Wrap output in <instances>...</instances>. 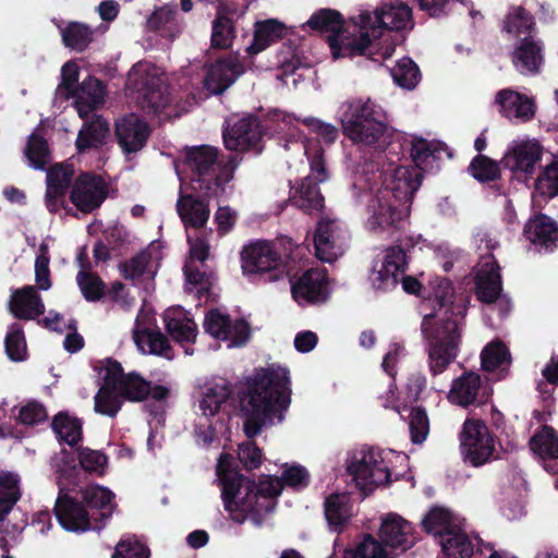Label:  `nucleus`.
<instances>
[{"label":"nucleus","instance_id":"1","mask_svg":"<svg viewBox=\"0 0 558 558\" xmlns=\"http://www.w3.org/2000/svg\"><path fill=\"white\" fill-rule=\"evenodd\" d=\"M282 468V477L263 475L256 485L239 475L232 469V457L222 453L218 459L217 476L226 510L246 513L255 524H260V515L275 508V498L284 486L301 489L308 485L310 474L304 466L283 464Z\"/></svg>","mask_w":558,"mask_h":558},{"label":"nucleus","instance_id":"2","mask_svg":"<svg viewBox=\"0 0 558 558\" xmlns=\"http://www.w3.org/2000/svg\"><path fill=\"white\" fill-rule=\"evenodd\" d=\"M432 293L423 303L422 333L427 341L428 367L433 375L444 373L456 360L461 342L464 308L452 301L453 290L446 279L429 282Z\"/></svg>","mask_w":558,"mask_h":558},{"label":"nucleus","instance_id":"3","mask_svg":"<svg viewBox=\"0 0 558 558\" xmlns=\"http://www.w3.org/2000/svg\"><path fill=\"white\" fill-rule=\"evenodd\" d=\"M413 26L410 7L399 0H388L375 11H361L341 37L345 53H361L374 61L392 57L396 38L388 31L407 29Z\"/></svg>","mask_w":558,"mask_h":558},{"label":"nucleus","instance_id":"4","mask_svg":"<svg viewBox=\"0 0 558 558\" xmlns=\"http://www.w3.org/2000/svg\"><path fill=\"white\" fill-rule=\"evenodd\" d=\"M290 378L286 367L271 365L258 369L247 379L240 397L243 430L248 438L264 427L280 423L290 404Z\"/></svg>","mask_w":558,"mask_h":558},{"label":"nucleus","instance_id":"5","mask_svg":"<svg viewBox=\"0 0 558 558\" xmlns=\"http://www.w3.org/2000/svg\"><path fill=\"white\" fill-rule=\"evenodd\" d=\"M99 390L95 396V411L113 417L120 411L122 399L143 401L147 398L163 400L169 389L161 385L153 386L137 373H123L121 365L112 360L98 361L94 366Z\"/></svg>","mask_w":558,"mask_h":558},{"label":"nucleus","instance_id":"6","mask_svg":"<svg viewBox=\"0 0 558 558\" xmlns=\"http://www.w3.org/2000/svg\"><path fill=\"white\" fill-rule=\"evenodd\" d=\"M337 119L343 134L360 147L383 149L389 141L386 112L369 98L341 102L337 109Z\"/></svg>","mask_w":558,"mask_h":558},{"label":"nucleus","instance_id":"7","mask_svg":"<svg viewBox=\"0 0 558 558\" xmlns=\"http://www.w3.org/2000/svg\"><path fill=\"white\" fill-rule=\"evenodd\" d=\"M126 90L143 110L161 114L169 95L161 70L148 62L135 64L126 78Z\"/></svg>","mask_w":558,"mask_h":558},{"label":"nucleus","instance_id":"8","mask_svg":"<svg viewBox=\"0 0 558 558\" xmlns=\"http://www.w3.org/2000/svg\"><path fill=\"white\" fill-rule=\"evenodd\" d=\"M396 454L390 450L367 448L354 452L348 460L347 470L356 487L367 495L391 481L390 463Z\"/></svg>","mask_w":558,"mask_h":558},{"label":"nucleus","instance_id":"9","mask_svg":"<svg viewBox=\"0 0 558 558\" xmlns=\"http://www.w3.org/2000/svg\"><path fill=\"white\" fill-rule=\"evenodd\" d=\"M364 228L375 236L389 238L409 216L410 205L393 199L389 191L365 193Z\"/></svg>","mask_w":558,"mask_h":558},{"label":"nucleus","instance_id":"10","mask_svg":"<svg viewBox=\"0 0 558 558\" xmlns=\"http://www.w3.org/2000/svg\"><path fill=\"white\" fill-rule=\"evenodd\" d=\"M217 160V150L210 146H199L189 148L184 151L183 160L177 161L174 167H180L181 177L184 182L191 172V182L199 186V190H206L205 195L208 197L218 196L221 189V179L213 175L215 162Z\"/></svg>","mask_w":558,"mask_h":558},{"label":"nucleus","instance_id":"11","mask_svg":"<svg viewBox=\"0 0 558 558\" xmlns=\"http://www.w3.org/2000/svg\"><path fill=\"white\" fill-rule=\"evenodd\" d=\"M303 149L316 182H313L311 178L305 179L300 187L294 191L291 199L296 207L312 214L323 207L324 198L317 187V182H324L327 175L324 166L323 147L316 141L306 138L303 143Z\"/></svg>","mask_w":558,"mask_h":558},{"label":"nucleus","instance_id":"12","mask_svg":"<svg viewBox=\"0 0 558 558\" xmlns=\"http://www.w3.org/2000/svg\"><path fill=\"white\" fill-rule=\"evenodd\" d=\"M460 448L465 461L473 466H481L493 459L496 442L483 421L470 418L463 424Z\"/></svg>","mask_w":558,"mask_h":558},{"label":"nucleus","instance_id":"13","mask_svg":"<svg viewBox=\"0 0 558 558\" xmlns=\"http://www.w3.org/2000/svg\"><path fill=\"white\" fill-rule=\"evenodd\" d=\"M241 268L245 276L268 274L271 281L286 274L280 255L267 241H257L243 247Z\"/></svg>","mask_w":558,"mask_h":558},{"label":"nucleus","instance_id":"14","mask_svg":"<svg viewBox=\"0 0 558 558\" xmlns=\"http://www.w3.org/2000/svg\"><path fill=\"white\" fill-rule=\"evenodd\" d=\"M544 148L535 138L522 137L509 143L502 163L518 180L532 179Z\"/></svg>","mask_w":558,"mask_h":558},{"label":"nucleus","instance_id":"15","mask_svg":"<svg viewBox=\"0 0 558 558\" xmlns=\"http://www.w3.org/2000/svg\"><path fill=\"white\" fill-rule=\"evenodd\" d=\"M350 234L345 226L336 219H322L314 235L315 254L318 259L332 263L343 255L349 246Z\"/></svg>","mask_w":558,"mask_h":558},{"label":"nucleus","instance_id":"16","mask_svg":"<svg viewBox=\"0 0 558 558\" xmlns=\"http://www.w3.org/2000/svg\"><path fill=\"white\" fill-rule=\"evenodd\" d=\"M177 174L181 182L177 211L187 229H199L207 223L210 210L207 202L201 198V196H195V194H202L207 197L205 195L206 190H199V186L184 182L179 166H177Z\"/></svg>","mask_w":558,"mask_h":558},{"label":"nucleus","instance_id":"17","mask_svg":"<svg viewBox=\"0 0 558 558\" xmlns=\"http://www.w3.org/2000/svg\"><path fill=\"white\" fill-rule=\"evenodd\" d=\"M203 325L210 337L226 342L228 348L241 347L250 338V327L245 320L231 319L220 310H210L205 315Z\"/></svg>","mask_w":558,"mask_h":558},{"label":"nucleus","instance_id":"18","mask_svg":"<svg viewBox=\"0 0 558 558\" xmlns=\"http://www.w3.org/2000/svg\"><path fill=\"white\" fill-rule=\"evenodd\" d=\"M384 187L380 191H389L393 199L410 205L413 194L421 185V172L405 166H395L391 161L383 166Z\"/></svg>","mask_w":558,"mask_h":558},{"label":"nucleus","instance_id":"19","mask_svg":"<svg viewBox=\"0 0 558 558\" xmlns=\"http://www.w3.org/2000/svg\"><path fill=\"white\" fill-rule=\"evenodd\" d=\"M407 266L405 254L399 246L384 251L369 275V282L375 290L388 291L395 288Z\"/></svg>","mask_w":558,"mask_h":558},{"label":"nucleus","instance_id":"20","mask_svg":"<svg viewBox=\"0 0 558 558\" xmlns=\"http://www.w3.org/2000/svg\"><path fill=\"white\" fill-rule=\"evenodd\" d=\"M269 122L275 133H283L293 136V125L295 122H301L307 126L308 131L316 135L317 141L325 145H330L336 142L338 137V129L328 122L322 121L314 117L296 118L295 116L280 111L272 110L269 112Z\"/></svg>","mask_w":558,"mask_h":558},{"label":"nucleus","instance_id":"21","mask_svg":"<svg viewBox=\"0 0 558 558\" xmlns=\"http://www.w3.org/2000/svg\"><path fill=\"white\" fill-rule=\"evenodd\" d=\"M475 293L477 299L484 303H494L499 300V305L509 310L508 300L501 299V279L499 267L493 256L482 257L476 267Z\"/></svg>","mask_w":558,"mask_h":558},{"label":"nucleus","instance_id":"22","mask_svg":"<svg viewBox=\"0 0 558 558\" xmlns=\"http://www.w3.org/2000/svg\"><path fill=\"white\" fill-rule=\"evenodd\" d=\"M351 22L352 17L343 22L337 11L323 9L314 13L306 24L312 29L331 34L328 37L329 46L333 58L338 59L361 56V53H345L344 49H342L341 37Z\"/></svg>","mask_w":558,"mask_h":558},{"label":"nucleus","instance_id":"23","mask_svg":"<svg viewBox=\"0 0 558 558\" xmlns=\"http://www.w3.org/2000/svg\"><path fill=\"white\" fill-rule=\"evenodd\" d=\"M495 105L498 112L509 121L525 123L536 113L535 100L512 88H504L496 93Z\"/></svg>","mask_w":558,"mask_h":558},{"label":"nucleus","instance_id":"24","mask_svg":"<svg viewBox=\"0 0 558 558\" xmlns=\"http://www.w3.org/2000/svg\"><path fill=\"white\" fill-rule=\"evenodd\" d=\"M293 299L300 305L319 303L329 295L328 279L325 270L311 269L291 287Z\"/></svg>","mask_w":558,"mask_h":558},{"label":"nucleus","instance_id":"25","mask_svg":"<svg viewBox=\"0 0 558 558\" xmlns=\"http://www.w3.org/2000/svg\"><path fill=\"white\" fill-rule=\"evenodd\" d=\"M118 143L125 154L140 151L146 144L150 128L136 114H128L116 123Z\"/></svg>","mask_w":558,"mask_h":558},{"label":"nucleus","instance_id":"26","mask_svg":"<svg viewBox=\"0 0 558 558\" xmlns=\"http://www.w3.org/2000/svg\"><path fill=\"white\" fill-rule=\"evenodd\" d=\"M378 534L380 541L393 553L404 551L414 544L412 524L397 513H388L381 518Z\"/></svg>","mask_w":558,"mask_h":558},{"label":"nucleus","instance_id":"27","mask_svg":"<svg viewBox=\"0 0 558 558\" xmlns=\"http://www.w3.org/2000/svg\"><path fill=\"white\" fill-rule=\"evenodd\" d=\"M225 144L229 150H247L257 147L262 133L254 117H244L230 124L223 133Z\"/></svg>","mask_w":558,"mask_h":558},{"label":"nucleus","instance_id":"28","mask_svg":"<svg viewBox=\"0 0 558 558\" xmlns=\"http://www.w3.org/2000/svg\"><path fill=\"white\" fill-rule=\"evenodd\" d=\"M105 197L106 191L102 180L89 174L77 178L71 192L72 203L84 213H89L99 207Z\"/></svg>","mask_w":558,"mask_h":558},{"label":"nucleus","instance_id":"29","mask_svg":"<svg viewBox=\"0 0 558 558\" xmlns=\"http://www.w3.org/2000/svg\"><path fill=\"white\" fill-rule=\"evenodd\" d=\"M73 175L71 165L58 163L48 169L45 203L50 213H57L63 206L64 194Z\"/></svg>","mask_w":558,"mask_h":558},{"label":"nucleus","instance_id":"30","mask_svg":"<svg viewBox=\"0 0 558 558\" xmlns=\"http://www.w3.org/2000/svg\"><path fill=\"white\" fill-rule=\"evenodd\" d=\"M524 235L538 252H551L558 246V225L545 215L530 219Z\"/></svg>","mask_w":558,"mask_h":558},{"label":"nucleus","instance_id":"31","mask_svg":"<svg viewBox=\"0 0 558 558\" xmlns=\"http://www.w3.org/2000/svg\"><path fill=\"white\" fill-rule=\"evenodd\" d=\"M56 514L60 524L66 531L85 532L89 529H100V524H93L88 512L78 504L69 498H59L56 504Z\"/></svg>","mask_w":558,"mask_h":558},{"label":"nucleus","instance_id":"32","mask_svg":"<svg viewBox=\"0 0 558 558\" xmlns=\"http://www.w3.org/2000/svg\"><path fill=\"white\" fill-rule=\"evenodd\" d=\"M83 499L89 508V517L95 524L108 520L114 509V494L107 487L89 485L83 489Z\"/></svg>","mask_w":558,"mask_h":558},{"label":"nucleus","instance_id":"33","mask_svg":"<svg viewBox=\"0 0 558 558\" xmlns=\"http://www.w3.org/2000/svg\"><path fill=\"white\" fill-rule=\"evenodd\" d=\"M9 311L16 318L32 320L45 312V305L35 288L26 286L12 292Z\"/></svg>","mask_w":558,"mask_h":558},{"label":"nucleus","instance_id":"34","mask_svg":"<svg viewBox=\"0 0 558 558\" xmlns=\"http://www.w3.org/2000/svg\"><path fill=\"white\" fill-rule=\"evenodd\" d=\"M231 393V385L226 379L219 378L208 381L202 389L198 411L205 417L216 416L227 403Z\"/></svg>","mask_w":558,"mask_h":558},{"label":"nucleus","instance_id":"35","mask_svg":"<svg viewBox=\"0 0 558 558\" xmlns=\"http://www.w3.org/2000/svg\"><path fill=\"white\" fill-rule=\"evenodd\" d=\"M531 449L544 463V469L558 474V436L549 426H544L531 440ZM555 486L558 488V478Z\"/></svg>","mask_w":558,"mask_h":558},{"label":"nucleus","instance_id":"36","mask_svg":"<svg viewBox=\"0 0 558 558\" xmlns=\"http://www.w3.org/2000/svg\"><path fill=\"white\" fill-rule=\"evenodd\" d=\"M243 72L235 59L220 60L211 64L205 77V86L211 94L226 90Z\"/></svg>","mask_w":558,"mask_h":558},{"label":"nucleus","instance_id":"37","mask_svg":"<svg viewBox=\"0 0 558 558\" xmlns=\"http://www.w3.org/2000/svg\"><path fill=\"white\" fill-rule=\"evenodd\" d=\"M512 63L523 75L538 73L543 64L542 47L532 37H524L512 53Z\"/></svg>","mask_w":558,"mask_h":558},{"label":"nucleus","instance_id":"38","mask_svg":"<svg viewBox=\"0 0 558 558\" xmlns=\"http://www.w3.org/2000/svg\"><path fill=\"white\" fill-rule=\"evenodd\" d=\"M70 98L74 99L78 116L82 119H87L94 110L104 104V87L97 78L89 76L81 83L78 89Z\"/></svg>","mask_w":558,"mask_h":558},{"label":"nucleus","instance_id":"39","mask_svg":"<svg viewBox=\"0 0 558 558\" xmlns=\"http://www.w3.org/2000/svg\"><path fill=\"white\" fill-rule=\"evenodd\" d=\"M169 335L179 342H193L197 336V326L193 318L180 306L169 307L163 313Z\"/></svg>","mask_w":558,"mask_h":558},{"label":"nucleus","instance_id":"40","mask_svg":"<svg viewBox=\"0 0 558 558\" xmlns=\"http://www.w3.org/2000/svg\"><path fill=\"white\" fill-rule=\"evenodd\" d=\"M238 14L236 7L228 1L219 3L216 20L213 22L211 43L217 48L231 46L234 29L233 16Z\"/></svg>","mask_w":558,"mask_h":558},{"label":"nucleus","instance_id":"41","mask_svg":"<svg viewBox=\"0 0 558 558\" xmlns=\"http://www.w3.org/2000/svg\"><path fill=\"white\" fill-rule=\"evenodd\" d=\"M133 339L143 353L160 355L168 360L173 359L172 350L166 337L158 331L141 329V317L135 320Z\"/></svg>","mask_w":558,"mask_h":558},{"label":"nucleus","instance_id":"42","mask_svg":"<svg viewBox=\"0 0 558 558\" xmlns=\"http://www.w3.org/2000/svg\"><path fill=\"white\" fill-rule=\"evenodd\" d=\"M474 539L476 538L471 537L461 524L444 534L439 544L446 558H471L474 553Z\"/></svg>","mask_w":558,"mask_h":558},{"label":"nucleus","instance_id":"43","mask_svg":"<svg viewBox=\"0 0 558 558\" xmlns=\"http://www.w3.org/2000/svg\"><path fill=\"white\" fill-rule=\"evenodd\" d=\"M286 34V25L276 19L256 22L254 39L247 50L250 53H258L280 40Z\"/></svg>","mask_w":558,"mask_h":558},{"label":"nucleus","instance_id":"44","mask_svg":"<svg viewBox=\"0 0 558 558\" xmlns=\"http://www.w3.org/2000/svg\"><path fill=\"white\" fill-rule=\"evenodd\" d=\"M481 378L475 373H466L453 380L448 392V400L460 407H468L476 399Z\"/></svg>","mask_w":558,"mask_h":558},{"label":"nucleus","instance_id":"45","mask_svg":"<svg viewBox=\"0 0 558 558\" xmlns=\"http://www.w3.org/2000/svg\"><path fill=\"white\" fill-rule=\"evenodd\" d=\"M426 532L442 538L444 534L453 531L462 524V520L442 507L430 509L422 520Z\"/></svg>","mask_w":558,"mask_h":558},{"label":"nucleus","instance_id":"46","mask_svg":"<svg viewBox=\"0 0 558 558\" xmlns=\"http://www.w3.org/2000/svg\"><path fill=\"white\" fill-rule=\"evenodd\" d=\"M109 134V123L100 117H96L86 123L78 132L76 148L80 153L101 146Z\"/></svg>","mask_w":558,"mask_h":558},{"label":"nucleus","instance_id":"47","mask_svg":"<svg viewBox=\"0 0 558 558\" xmlns=\"http://www.w3.org/2000/svg\"><path fill=\"white\" fill-rule=\"evenodd\" d=\"M149 29L158 32L166 38H174L181 32L178 22L175 9L173 5L166 4L156 9L147 19Z\"/></svg>","mask_w":558,"mask_h":558},{"label":"nucleus","instance_id":"48","mask_svg":"<svg viewBox=\"0 0 558 558\" xmlns=\"http://www.w3.org/2000/svg\"><path fill=\"white\" fill-rule=\"evenodd\" d=\"M85 260V253H80L76 257V262L80 267V271L76 276V282L82 294L87 301H97L102 296L105 287L100 278L88 270V266Z\"/></svg>","mask_w":558,"mask_h":558},{"label":"nucleus","instance_id":"49","mask_svg":"<svg viewBox=\"0 0 558 558\" xmlns=\"http://www.w3.org/2000/svg\"><path fill=\"white\" fill-rule=\"evenodd\" d=\"M20 476L12 472H0V520H3L21 497Z\"/></svg>","mask_w":558,"mask_h":558},{"label":"nucleus","instance_id":"50","mask_svg":"<svg viewBox=\"0 0 558 558\" xmlns=\"http://www.w3.org/2000/svg\"><path fill=\"white\" fill-rule=\"evenodd\" d=\"M348 494H332L325 502V517L330 527L339 530L351 518Z\"/></svg>","mask_w":558,"mask_h":558},{"label":"nucleus","instance_id":"51","mask_svg":"<svg viewBox=\"0 0 558 558\" xmlns=\"http://www.w3.org/2000/svg\"><path fill=\"white\" fill-rule=\"evenodd\" d=\"M396 554L381 541L367 535L354 548L344 550L343 558H395Z\"/></svg>","mask_w":558,"mask_h":558},{"label":"nucleus","instance_id":"52","mask_svg":"<svg viewBox=\"0 0 558 558\" xmlns=\"http://www.w3.org/2000/svg\"><path fill=\"white\" fill-rule=\"evenodd\" d=\"M483 369L492 373L499 371L504 373L510 364V354L508 349L499 341L488 343L482 351Z\"/></svg>","mask_w":558,"mask_h":558},{"label":"nucleus","instance_id":"53","mask_svg":"<svg viewBox=\"0 0 558 558\" xmlns=\"http://www.w3.org/2000/svg\"><path fill=\"white\" fill-rule=\"evenodd\" d=\"M534 28V19L521 7L509 10L504 23V29L513 37H531Z\"/></svg>","mask_w":558,"mask_h":558},{"label":"nucleus","instance_id":"54","mask_svg":"<svg viewBox=\"0 0 558 558\" xmlns=\"http://www.w3.org/2000/svg\"><path fill=\"white\" fill-rule=\"evenodd\" d=\"M58 28L64 45L72 49L84 50L93 40V31L85 24L71 22L65 26L58 25Z\"/></svg>","mask_w":558,"mask_h":558},{"label":"nucleus","instance_id":"55","mask_svg":"<svg viewBox=\"0 0 558 558\" xmlns=\"http://www.w3.org/2000/svg\"><path fill=\"white\" fill-rule=\"evenodd\" d=\"M52 429L58 438L69 445H75L82 437V423L68 413H59L52 422Z\"/></svg>","mask_w":558,"mask_h":558},{"label":"nucleus","instance_id":"56","mask_svg":"<svg viewBox=\"0 0 558 558\" xmlns=\"http://www.w3.org/2000/svg\"><path fill=\"white\" fill-rule=\"evenodd\" d=\"M391 76L397 85L405 89H413L421 80L417 65L409 58L397 62L391 69Z\"/></svg>","mask_w":558,"mask_h":558},{"label":"nucleus","instance_id":"57","mask_svg":"<svg viewBox=\"0 0 558 558\" xmlns=\"http://www.w3.org/2000/svg\"><path fill=\"white\" fill-rule=\"evenodd\" d=\"M25 156L32 168L41 170L50 161V151L47 142L39 135H29L25 147Z\"/></svg>","mask_w":558,"mask_h":558},{"label":"nucleus","instance_id":"58","mask_svg":"<svg viewBox=\"0 0 558 558\" xmlns=\"http://www.w3.org/2000/svg\"><path fill=\"white\" fill-rule=\"evenodd\" d=\"M151 250L153 247L149 251L140 253L130 263L125 264L123 267L124 277L132 280L145 277L151 280L155 275Z\"/></svg>","mask_w":558,"mask_h":558},{"label":"nucleus","instance_id":"59","mask_svg":"<svg viewBox=\"0 0 558 558\" xmlns=\"http://www.w3.org/2000/svg\"><path fill=\"white\" fill-rule=\"evenodd\" d=\"M4 344L5 352L10 360L15 362L25 360L27 354V347L23 327L20 324L14 323L9 327L4 339Z\"/></svg>","mask_w":558,"mask_h":558},{"label":"nucleus","instance_id":"60","mask_svg":"<svg viewBox=\"0 0 558 558\" xmlns=\"http://www.w3.org/2000/svg\"><path fill=\"white\" fill-rule=\"evenodd\" d=\"M535 190L545 197H553L558 194V155L538 175Z\"/></svg>","mask_w":558,"mask_h":558},{"label":"nucleus","instance_id":"61","mask_svg":"<svg viewBox=\"0 0 558 558\" xmlns=\"http://www.w3.org/2000/svg\"><path fill=\"white\" fill-rule=\"evenodd\" d=\"M148 547L135 536H126L116 545L112 558H149Z\"/></svg>","mask_w":558,"mask_h":558},{"label":"nucleus","instance_id":"62","mask_svg":"<svg viewBox=\"0 0 558 558\" xmlns=\"http://www.w3.org/2000/svg\"><path fill=\"white\" fill-rule=\"evenodd\" d=\"M16 423L25 426H35L45 422L48 417L46 409L38 402L29 401L15 408Z\"/></svg>","mask_w":558,"mask_h":558},{"label":"nucleus","instance_id":"63","mask_svg":"<svg viewBox=\"0 0 558 558\" xmlns=\"http://www.w3.org/2000/svg\"><path fill=\"white\" fill-rule=\"evenodd\" d=\"M185 278L186 290L191 293H195L198 298L206 294L213 284L211 274L194 269L191 263L185 266Z\"/></svg>","mask_w":558,"mask_h":558},{"label":"nucleus","instance_id":"64","mask_svg":"<svg viewBox=\"0 0 558 558\" xmlns=\"http://www.w3.org/2000/svg\"><path fill=\"white\" fill-rule=\"evenodd\" d=\"M409 428L413 444H422L425 441L429 432V421L425 410L422 408L411 409L409 415Z\"/></svg>","mask_w":558,"mask_h":558}]
</instances>
